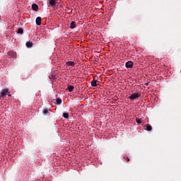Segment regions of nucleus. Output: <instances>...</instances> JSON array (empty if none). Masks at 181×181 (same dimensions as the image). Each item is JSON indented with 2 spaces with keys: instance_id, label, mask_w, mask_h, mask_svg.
I'll return each mask as SVG.
<instances>
[{
  "instance_id": "f03ea898",
  "label": "nucleus",
  "mask_w": 181,
  "mask_h": 181,
  "mask_svg": "<svg viewBox=\"0 0 181 181\" xmlns=\"http://www.w3.org/2000/svg\"><path fill=\"white\" fill-rule=\"evenodd\" d=\"M139 97V93H134L133 94H132L129 98V100H136V98H138Z\"/></svg>"
},
{
  "instance_id": "f8f14e48",
  "label": "nucleus",
  "mask_w": 181,
  "mask_h": 181,
  "mask_svg": "<svg viewBox=\"0 0 181 181\" xmlns=\"http://www.w3.org/2000/svg\"><path fill=\"white\" fill-rule=\"evenodd\" d=\"M73 90H74V86H71V85H69V86H68V91H69V93H71V91H73Z\"/></svg>"
},
{
  "instance_id": "423d86ee",
  "label": "nucleus",
  "mask_w": 181,
  "mask_h": 181,
  "mask_svg": "<svg viewBox=\"0 0 181 181\" xmlns=\"http://www.w3.org/2000/svg\"><path fill=\"white\" fill-rule=\"evenodd\" d=\"M66 66H74L75 65H76V63H74V62H66Z\"/></svg>"
},
{
  "instance_id": "20e7f679",
  "label": "nucleus",
  "mask_w": 181,
  "mask_h": 181,
  "mask_svg": "<svg viewBox=\"0 0 181 181\" xmlns=\"http://www.w3.org/2000/svg\"><path fill=\"white\" fill-rule=\"evenodd\" d=\"M35 22H36V25H37V26H40V25H42V18L37 17Z\"/></svg>"
},
{
  "instance_id": "aec40b11",
  "label": "nucleus",
  "mask_w": 181,
  "mask_h": 181,
  "mask_svg": "<svg viewBox=\"0 0 181 181\" xmlns=\"http://www.w3.org/2000/svg\"><path fill=\"white\" fill-rule=\"evenodd\" d=\"M127 162H129V158H126Z\"/></svg>"
},
{
  "instance_id": "f257e3e1",
  "label": "nucleus",
  "mask_w": 181,
  "mask_h": 181,
  "mask_svg": "<svg viewBox=\"0 0 181 181\" xmlns=\"http://www.w3.org/2000/svg\"><path fill=\"white\" fill-rule=\"evenodd\" d=\"M7 93H9V89H8V88L2 89L1 91L0 97H1V98L5 97V95H6Z\"/></svg>"
},
{
  "instance_id": "39448f33",
  "label": "nucleus",
  "mask_w": 181,
  "mask_h": 181,
  "mask_svg": "<svg viewBox=\"0 0 181 181\" xmlns=\"http://www.w3.org/2000/svg\"><path fill=\"white\" fill-rule=\"evenodd\" d=\"M32 9L33 11H35V12H37V11L39 9V6L36 4H33L32 5Z\"/></svg>"
},
{
  "instance_id": "7ed1b4c3",
  "label": "nucleus",
  "mask_w": 181,
  "mask_h": 181,
  "mask_svg": "<svg viewBox=\"0 0 181 181\" xmlns=\"http://www.w3.org/2000/svg\"><path fill=\"white\" fill-rule=\"evenodd\" d=\"M125 66L127 69H132V67H134V62H132V61H129L126 62Z\"/></svg>"
},
{
  "instance_id": "dca6fc26",
  "label": "nucleus",
  "mask_w": 181,
  "mask_h": 181,
  "mask_svg": "<svg viewBox=\"0 0 181 181\" xmlns=\"http://www.w3.org/2000/svg\"><path fill=\"white\" fill-rule=\"evenodd\" d=\"M64 118H66V119H67L69 118V113L67 112H64L63 113V115Z\"/></svg>"
},
{
  "instance_id": "2eb2a0df",
  "label": "nucleus",
  "mask_w": 181,
  "mask_h": 181,
  "mask_svg": "<svg viewBox=\"0 0 181 181\" xmlns=\"http://www.w3.org/2000/svg\"><path fill=\"white\" fill-rule=\"evenodd\" d=\"M56 101H57V104L58 105L62 104V99L60 98H57Z\"/></svg>"
},
{
  "instance_id": "ddd939ff",
  "label": "nucleus",
  "mask_w": 181,
  "mask_h": 181,
  "mask_svg": "<svg viewBox=\"0 0 181 181\" xmlns=\"http://www.w3.org/2000/svg\"><path fill=\"white\" fill-rule=\"evenodd\" d=\"M17 33H21V35H23V28H18V30H17Z\"/></svg>"
},
{
  "instance_id": "6e6552de",
  "label": "nucleus",
  "mask_w": 181,
  "mask_h": 181,
  "mask_svg": "<svg viewBox=\"0 0 181 181\" xmlns=\"http://www.w3.org/2000/svg\"><path fill=\"white\" fill-rule=\"evenodd\" d=\"M49 5H51V6H55L56 0H49Z\"/></svg>"
},
{
  "instance_id": "412c9836",
  "label": "nucleus",
  "mask_w": 181,
  "mask_h": 181,
  "mask_svg": "<svg viewBox=\"0 0 181 181\" xmlns=\"http://www.w3.org/2000/svg\"><path fill=\"white\" fill-rule=\"evenodd\" d=\"M8 97H12V95L11 94H8Z\"/></svg>"
},
{
  "instance_id": "a211bd4d",
  "label": "nucleus",
  "mask_w": 181,
  "mask_h": 181,
  "mask_svg": "<svg viewBox=\"0 0 181 181\" xmlns=\"http://www.w3.org/2000/svg\"><path fill=\"white\" fill-rule=\"evenodd\" d=\"M136 121L137 124H141L142 122V119H138V118L136 119Z\"/></svg>"
},
{
  "instance_id": "4468645a",
  "label": "nucleus",
  "mask_w": 181,
  "mask_h": 181,
  "mask_svg": "<svg viewBox=\"0 0 181 181\" xmlns=\"http://www.w3.org/2000/svg\"><path fill=\"white\" fill-rule=\"evenodd\" d=\"M146 131H152V126L146 124Z\"/></svg>"
},
{
  "instance_id": "9d476101",
  "label": "nucleus",
  "mask_w": 181,
  "mask_h": 181,
  "mask_svg": "<svg viewBox=\"0 0 181 181\" xmlns=\"http://www.w3.org/2000/svg\"><path fill=\"white\" fill-rule=\"evenodd\" d=\"M26 46L29 48L33 47V43L30 41L26 42Z\"/></svg>"
},
{
  "instance_id": "9b49d317",
  "label": "nucleus",
  "mask_w": 181,
  "mask_h": 181,
  "mask_svg": "<svg viewBox=\"0 0 181 181\" xmlns=\"http://www.w3.org/2000/svg\"><path fill=\"white\" fill-rule=\"evenodd\" d=\"M92 87H97V80L93 79V81L91 82Z\"/></svg>"
},
{
  "instance_id": "0eeeda50",
  "label": "nucleus",
  "mask_w": 181,
  "mask_h": 181,
  "mask_svg": "<svg viewBox=\"0 0 181 181\" xmlns=\"http://www.w3.org/2000/svg\"><path fill=\"white\" fill-rule=\"evenodd\" d=\"M8 56H11V57H15L16 56V52L11 51L8 52Z\"/></svg>"
},
{
  "instance_id": "6ab92c4d",
  "label": "nucleus",
  "mask_w": 181,
  "mask_h": 181,
  "mask_svg": "<svg viewBox=\"0 0 181 181\" xmlns=\"http://www.w3.org/2000/svg\"><path fill=\"white\" fill-rule=\"evenodd\" d=\"M49 78L51 80H54V79H56V76L54 75H51V76H49Z\"/></svg>"
},
{
  "instance_id": "1a4fd4ad",
  "label": "nucleus",
  "mask_w": 181,
  "mask_h": 181,
  "mask_svg": "<svg viewBox=\"0 0 181 181\" xmlns=\"http://www.w3.org/2000/svg\"><path fill=\"white\" fill-rule=\"evenodd\" d=\"M74 28H76V22L72 21V22L70 23V28H71V29H74Z\"/></svg>"
},
{
  "instance_id": "f3484780",
  "label": "nucleus",
  "mask_w": 181,
  "mask_h": 181,
  "mask_svg": "<svg viewBox=\"0 0 181 181\" xmlns=\"http://www.w3.org/2000/svg\"><path fill=\"white\" fill-rule=\"evenodd\" d=\"M43 114H45V115L49 114V110L47 109H44L43 110Z\"/></svg>"
}]
</instances>
